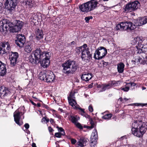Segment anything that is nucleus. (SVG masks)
Returning a JSON list of instances; mask_svg holds the SVG:
<instances>
[{"mask_svg":"<svg viewBox=\"0 0 147 147\" xmlns=\"http://www.w3.org/2000/svg\"><path fill=\"white\" fill-rule=\"evenodd\" d=\"M34 55L36 60H39L41 66L44 68L48 67L49 65V59L51 53L48 51H42L40 47L37 48L34 51Z\"/></svg>","mask_w":147,"mask_h":147,"instance_id":"nucleus-1","label":"nucleus"},{"mask_svg":"<svg viewBox=\"0 0 147 147\" xmlns=\"http://www.w3.org/2000/svg\"><path fill=\"white\" fill-rule=\"evenodd\" d=\"M147 23V16L139 18L137 20V22L133 25V23L129 22H121L117 24L116 29L117 30H131L135 29L136 27L140 26L146 24Z\"/></svg>","mask_w":147,"mask_h":147,"instance_id":"nucleus-2","label":"nucleus"},{"mask_svg":"<svg viewBox=\"0 0 147 147\" xmlns=\"http://www.w3.org/2000/svg\"><path fill=\"white\" fill-rule=\"evenodd\" d=\"M146 129L147 125L145 123L142 121H134L131 124L132 134L137 137H142Z\"/></svg>","mask_w":147,"mask_h":147,"instance_id":"nucleus-3","label":"nucleus"},{"mask_svg":"<svg viewBox=\"0 0 147 147\" xmlns=\"http://www.w3.org/2000/svg\"><path fill=\"white\" fill-rule=\"evenodd\" d=\"M61 67L63 73L68 75L74 73L79 68V65L75 61L69 59L62 63Z\"/></svg>","mask_w":147,"mask_h":147,"instance_id":"nucleus-4","label":"nucleus"},{"mask_svg":"<svg viewBox=\"0 0 147 147\" xmlns=\"http://www.w3.org/2000/svg\"><path fill=\"white\" fill-rule=\"evenodd\" d=\"M39 77L40 80L49 83L52 82L55 79L54 74L50 70L46 71L44 73L41 72L39 74Z\"/></svg>","mask_w":147,"mask_h":147,"instance_id":"nucleus-5","label":"nucleus"},{"mask_svg":"<svg viewBox=\"0 0 147 147\" xmlns=\"http://www.w3.org/2000/svg\"><path fill=\"white\" fill-rule=\"evenodd\" d=\"M11 28L9 29L11 33H14L21 31L24 22L19 20H15L12 22H10Z\"/></svg>","mask_w":147,"mask_h":147,"instance_id":"nucleus-6","label":"nucleus"},{"mask_svg":"<svg viewBox=\"0 0 147 147\" xmlns=\"http://www.w3.org/2000/svg\"><path fill=\"white\" fill-rule=\"evenodd\" d=\"M19 2V0H6L4 3L5 8L11 14L13 13L16 6Z\"/></svg>","mask_w":147,"mask_h":147,"instance_id":"nucleus-7","label":"nucleus"},{"mask_svg":"<svg viewBox=\"0 0 147 147\" xmlns=\"http://www.w3.org/2000/svg\"><path fill=\"white\" fill-rule=\"evenodd\" d=\"M140 6V4L138 1H135L128 3L124 8V11L126 12L135 11Z\"/></svg>","mask_w":147,"mask_h":147,"instance_id":"nucleus-8","label":"nucleus"},{"mask_svg":"<svg viewBox=\"0 0 147 147\" xmlns=\"http://www.w3.org/2000/svg\"><path fill=\"white\" fill-rule=\"evenodd\" d=\"M11 28L10 21L7 19H4L0 21V31L2 32L9 31Z\"/></svg>","mask_w":147,"mask_h":147,"instance_id":"nucleus-9","label":"nucleus"},{"mask_svg":"<svg viewBox=\"0 0 147 147\" xmlns=\"http://www.w3.org/2000/svg\"><path fill=\"white\" fill-rule=\"evenodd\" d=\"M11 47L8 41H3L0 43V56L7 53L11 50Z\"/></svg>","mask_w":147,"mask_h":147,"instance_id":"nucleus-10","label":"nucleus"},{"mask_svg":"<svg viewBox=\"0 0 147 147\" xmlns=\"http://www.w3.org/2000/svg\"><path fill=\"white\" fill-rule=\"evenodd\" d=\"M107 53V50L105 48L101 47L96 50L94 58L97 60L101 59L106 55Z\"/></svg>","mask_w":147,"mask_h":147,"instance_id":"nucleus-11","label":"nucleus"},{"mask_svg":"<svg viewBox=\"0 0 147 147\" xmlns=\"http://www.w3.org/2000/svg\"><path fill=\"white\" fill-rule=\"evenodd\" d=\"M142 39L140 37L135 38L131 41V43L133 45H134L138 43V45L136 46V47L138 50V53L143 52L144 50L143 49L144 47L141 44L142 42Z\"/></svg>","mask_w":147,"mask_h":147,"instance_id":"nucleus-12","label":"nucleus"},{"mask_svg":"<svg viewBox=\"0 0 147 147\" xmlns=\"http://www.w3.org/2000/svg\"><path fill=\"white\" fill-rule=\"evenodd\" d=\"M83 48L82 50V56L81 57L82 60H85L86 59L85 58L86 57V55H87V59H90L92 58V55L90 54V51H89V49L88 48H86L87 47V45L86 44H84L83 45Z\"/></svg>","mask_w":147,"mask_h":147,"instance_id":"nucleus-13","label":"nucleus"},{"mask_svg":"<svg viewBox=\"0 0 147 147\" xmlns=\"http://www.w3.org/2000/svg\"><path fill=\"white\" fill-rule=\"evenodd\" d=\"M16 38L15 42L17 45L19 47H22L26 42V38L25 35L20 34L17 35Z\"/></svg>","mask_w":147,"mask_h":147,"instance_id":"nucleus-14","label":"nucleus"},{"mask_svg":"<svg viewBox=\"0 0 147 147\" xmlns=\"http://www.w3.org/2000/svg\"><path fill=\"white\" fill-rule=\"evenodd\" d=\"M80 9L81 11L87 12L92 10V0H90L79 6Z\"/></svg>","mask_w":147,"mask_h":147,"instance_id":"nucleus-15","label":"nucleus"},{"mask_svg":"<svg viewBox=\"0 0 147 147\" xmlns=\"http://www.w3.org/2000/svg\"><path fill=\"white\" fill-rule=\"evenodd\" d=\"M11 54L9 56V59L10 64L12 67L16 65L18 63V59L19 57V54L17 52H11Z\"/></svg>","mask_w":147,"mask_h":147,"instance_id":"nucleus-16","label":"nucleus"},{"mask_svg":"<svg viewBox=\"0 0 147 147\" xmlns=\"http://www.w3.org/2000/svg\"><path fill=\"white\" fill-rule=\"evenodd\" d=\"M24 112H19L17 110H16L14 113L13 116L14 117V121L18 125L20 126L22 124H20V120L21 118V115H23L24 114Z\"/></svg>","mask_w":147,"mask_h":147,"instance_id":"nucleus-17","label":"nucleus"},{"mask_svg":"<svg viewBox=\"0 0 147 147\" xmlns=\"http://www.w3.org/2000/svg\"><path fill=\"white\" fill-rule=\"evenodd\" d=\"M34 41H30L27 42L24 48L25 51L27 53L31 52L34 47Z\"/></svg>","mask_w":147,"mask_h":147,"instance_id":"nucleus-18","label":"nucleus"},{"mask_svg":"<svg viewBox=\"0 0 147 147\" xmlns=\"http://www.w3.org/2000/svg\"><path fill=\"white\" fill-rule=\"evenodd\" d=\"M10 94V89L8 87L4 86H1L0 87V95L1 96L3 95V96L5 97Z\"/></svg>","mask_w":147,"mask_h":147,"instance_id":"nucleus-19","label":"nucleus"},{"mask_svg":"<svg viewBox=\"0 0 147 147\" xmlns=\"http://www.w3.org/2000/svg\"><path fill=\"white\" fill-rule=\"evenodd\" d=\"M43 32L42 30L37 28L35 31V38L37 40H39L43 38Z\"/></svg>","mask_w":147,"mask_h":147,"instance_id":"nucleus-20","label":"nucleus"},{"mask_svg":"<svg viewBox=\"0 0 147 147\" xmlns=\"http://www.w3.org/2000/svg\"><path fill=\"white\" fill-rule=\"evenodd\" d=\"M39 19L38 16L35 13H32L30 21L33 23L34 25H36L38 24Z\"/></svg>","mask_w":147,"mask_h":147,"instance_id":"nucleus-21","label":"nucleus"},{"mask_svg":"<svg viewBox=\"0 0 147 147\" xmlns=\"http://www.w3.org/2000/svg\"><path fill=\"white\" fill-rule=\"evenodd\" d=\"M92 132V136H93V138H92V146L94 147L97 144L98 140V133L96 129L93 130Z\"/></svg>","mask_w":147,"mask_h":147,"instance_id":"nucleus-22","label":"nucleus"},{"mask_svg":"<svg viewBox=\"0 0 147 147\" xmlns=\"http://www.w3.org/2000/svg\"><path fill=\"white\" fill-rule=\"evenodd\" d=\"M144 58H140L138 57L132 60L131 62L135 64H138L139 63L141 64L143 63L144 62Z\"/></svg>","mask_w":147,"mask_h":147,"instance_id":"nucleus-23","label":"nucleus"},{"mask_svg":"<svg viewBox=\"0 0 147 147\" xmlns=\"http://www.w3.org/2000/svg\"><path fill=\"white\" fill-rule=\"evenodd\" d=\"M124 64L122 63L121 62L117 64V69L119 73H121L123 72Z\"/></svg>","mask_w":147,"mask_h":147,"instance_id":"nucleus-24","label":"nucleus"},{"mask_svg":"<svg viewBox=\"0 0 147 147\" xmlns=\"http://www.w3.org/2000/svg\"><path fill=\"white\" fill-rule=\"evenodd\" d=\"M79 119V117L77 115L74 116L71 115L70 116V118L69 119L73 123L76 124Z\"/></svg>","mask_w":147,"mask_h":147,"instance_id":"nucleus-25","label":"nucleus"},{"mask_svg":"<svg viewBox=\"0 0 147 147\" xmlns=\"http://www.w3.org/2000/svg\"><path fill=\"white\" fill-rule=\"evenodd\" d=\"M113 87L112 81L109 82L107 84L103 86L101 91H105L106 90L111 88Z\"/></svg>","mask_w":147,"mask_h":147,"instance_id":"nucleus-26","label":"nucleus"},{"mask_svg":"<svg viewBox=\"0 0 147 147\" xmlns=\"http://www.w3.org/2000/svg\"><path fill=\"white\" fill-rule=\"evenodd\" d=\"M90 75L91 77L89 78L88 77L89 76L88 74H83L81 76V78L83 80H84L86 82L88 81L89 79H91L92 78V74H90Z\"/></svg>","mask_w":147,"mask_h":147,"instance_id":"nucleus-27","label":"nucleus"},{"mask_svg":"<svg viewBox=\"0 0 147 147\" xmlns=\"http://www.w3.org/2000/svg\"><path fill=\"white\" fill-rule=\"evenodd\" d=\"M7 73V69L6 66L0 68V76H3L5 75Z\"/></svg>","mask_w":147,"mask_h":147,"instance_id":"nucleus-28","label":"nucleus"},{"mask_svg":"<svg viewBox=\"0 0 147 147\" xmlns=\"http://www.w3.org/2000/svg\"><path fill=\"white\" fill-rule=\"evenodd\" d=\"M131 100V99L130 98H124L123 99L122 98H120L118 100V102H120L122 103H124L125 102H130L129 101Z\"/></svg>","mask_w":147,"mask_h":147,"instance_id":"nucleus-29","label":"nucleus"},{"mask_svg":"<svg viewBox=\"0 0 147 147\" xmlns=\"http://www.w3.org/2000/svg\"><path fill=\"white\" fill-rule=\"evenodd\" d=\"M79 109L81 111L82 115H84L86 118H90V116L87 114L84 111V109L81 108H79Z\"/></svg>","mask_w":147,"mask_h":147,"instance_id":"nucleus-30","label":"nucleus"},{"mask_svg":"<svg viewBox=\"0 0 147 147\" xmlns=\"http://www.w3.org/2000/svg\"><path fill=\"white\" fill-rule=\"evenodd\" d=\"M129 85L130 84H128V83L125 86V87H121L120 89V90H123L125 92H127L129 89L130 87Z\"/></svg>","mask_w":147,"mask_h":147,"instance_id":"nucleus-31","label":"nucleus"},{"mask_svg":"<svg viewBox=\"0 0 147 147\" xmlns=\"http://www.w3.org/2000/svg\"><path fill=\"white\" fill-rule=\"evenodd\" d=\"M24 3H25L26 5H28L32 6L33 1L32 0H24L23 1Z\"/></svg>","mask_w":147,"mask_h":147,"instance_id":"nucleus-32","label":"nucleus"},{"mask_svg":"<svg viewBox=\"0 0 147 147\" xmlns=\"http://www.w3.org/2000/svg\"><path fill=\"white\" fill-rule=\"evenodd\" d=\"M90 121V123L91 125L90 126H88L86 125H84L83 126V128H87L88 129H91L92 128V118L90 117V118H88Z\"/></svg>","mask_w":147,"mask_h":147,"instance_id":"nucleus-33","label":"nucleus"},{"mask_svg":"<svg viewBox=\"0 0 147 147\" xmlns=\"http://www.w3.org/2000/svg\"><path fill=\"white\" fill-rule=\"evenodd\" d=\"M29 61L32 63V64H34L36 63L37 61H39V60H36V59H34L32 56V55H30L29 57Z\"/></svg>","mask_w":147,"mask_h":147,"instance_id":"nucleus-34","label":"nucleus"},{"mask_svg":"<svg viewBox=\"0 0 147 147\" xmlns=\"http://www.w3.org/2000/svg\"><path fill=\"white\" fill-rule=\"evenodd\" d=\"M65 132L61 133V132H56L55 133V137L58 138H60L61 137V136H65Z\"/></svg>","mask_w":147,"mask_h":147,"instance_id":"nucleus-35","label":"nucleus"},{"mask_svg":"<svg viewBox=\"0 0 147 147\" xmlns=\"http://www.w3.org/2000/svg\"><path fill=\"white\" fill-rule=\"evenodd\" d=\"M71 100L69 101V104L71 105L72 107H73L74 106H75L77 103L76 100L74 99H71Z\"/></svg>","mask_w":147,"mask_h":147,"instance_id":"nucleus-36","label":"nucleus"},{"mask_svg":"<svg viewBox=\"0 0 147 147\" xmlns=\"http://www.w3.org/2000/svg\"><path fill=\"white\" fill-rule=\"evenodd\" d=\"M113 87H115L119 86L120 85V82L119 81H112Z\"/></svg>","mask_w":147,"mask_h":147,"instance_id":"nucleus-37","label":"nucleus"},{"mask_svg":"<svg viewBox=\"0 0 147 147\" xmlns=\"http://www.w3.org/2000/svg\"><path fill=\"white\" fill-rule=\"evenodd\" d=\"M82 47H83V45L80 47H76L75 51L78 54H79L82 51L83 49Z\"/></svg>","mask_w":147,"mask_h":147,"instance_id":"nucleus-38","label":"nucleus"},{"mask_svg":"<svg viewBox=\"0 0 147 147\" xmlns=\"http://www.w3.org/2000/svg\"><path fill=\"white\" fill-rule=\"evenodd\" d=\"M112 115L111 114H106L102 117V118L105 119L109 120L112 117Z\"/></svg>","mask_w":147,"mask_h":147,"instance_id":"nucleus-39","label":"nucleus"},{"mask_svg":"<svg viewBox=\"0 0 147 147\" xmlns=\"http://www.w3.org/2000/svg\"><path fill=\"white\" fill-rule=\"evenodd\" d=\"M146 104H144L141 103H133V104H129L128 105V106H141L142 107L144 106L145 105H146Z\"/></svg>","mask_w":147,"mask_h":147,"instance_id":"nucleus-40","label":"nucleus"},{"mask_svg":"<svg viewBox=\"0 0 147 147\" xmlns=\"http://www.w3.org/2000/svg\"><path fill=\"white\" fill-rule=\"evenodd\" d=\"M49 120L47 117H43L41 120V121L42 122H43L46 121V123H47L49 122Z\"/></svg>","mask_w":147,"mask_h":147,"instance_id":"nucleus-41","label":"nucleus"},{"mask_svg":"<svg viewBox=\"0 0 147 147\" xmlns=\"http://www.w3.org/2000/svg\"><path fill=\"white\" fill-rule=\"evenodd\" d=\"M98 3L97 1L92 0V9L96 8L97 7V5Z\"/></svg>","mask_w":147,"mask_h":147,"instance_id":"nucleus-42","label":"nucleus"},{"mask_svg":"<svg viewBox=\"0 0 147 147\" xmlns=\"http://www.w3.org/2000/svg\"><path fill=\"white\" fill-rule=\"evenodd\" d=\"M76 126L79 129H83V126H82L81 124L79 123V122H77L76 124H75Z\"/></svg>","mask_w":147,"mask_h":147,"instance_id":"nucleus-43","label":"nucleus"},{"mask_svg":"<svg viewBox=\"0 0 147 147\" xmlns=\"http://www.w3.org/2000/svg\"><path fill=\"white\" fill-rule=\"evenodd\" d=\"M56 128L57 129L58 131L59 132L64 133L65 132L64 129L62 127H59L58 126L56 127Z\"/></svg>","mask_w":147,"mask_h":147,"instance_id":"nucleus-44","label":"nucleus"},{"mask_svg":"<svg viewBox=\"0 0 147 147\" xmlns=\"http://www.w3.org/2000/svg\"><path fill=\"white\" fill-rule=\"evenodd\" d=\"M74 95V93H73L72 92H70V93L69 95V96H68L67 97L68 100V102L70 100H71V99H72L73 98H73V96Z\"/></svg>","mask_w":147,"mask_h":147,"instance_id":"nucleus-45","label":"nucleus"},{"mask_svg":"<svg viewBox=\"0 0 147 147\" xmlns=\"http://www.w3.org/2000/svg\"><path fill=\"white\" fill-rule=\"evenodd\" d=\"M81 142H80L79 141L76 143V147H83L84 146V145L82 144Z\"/></svg>","mask_w":147,"mask_h":147,"instance_id":"nucleus-46","label":"nucleus"},{"mask_svg":"<svg viewBox=\"0 0 147 147\" xmlns=\"http://www.w3.org/2000/svg\"><path fill=\"white\" fill-rule=\"evenodd\" d=\"M79 141L80 142H81V143H82V144H83V145H84V144H85L86 142V139L83 138H81L79 140Z\"/></svg>","mask_w":147,"mask_h":147,"instance_id":"nucleus-47","label":"nucleus"},{"mask_svg":"<svg viewBox=\"0 0 147 147\" xmlns=\"http://www.w3.org/2000/svg\"><path fill=\"white\" fill-rule=\"evenodd\" d=\"M35 35L34 34L32 33L29 36V39L30 41H33V40L35 38Z\"/></svg>","mask_w":147,"mask_h":147,"instance_id":"nucleus-48","label":"nucleus"},{"mask_svg":"<svg viewBox=\"0 0 147 147\" xmlns=\"http://www.w3.org/2000/svg\"><path fill=\"white\" fill-rule=\"evenodd\" d=\"M90 19H92V16L86 17L85 18V20L86 22L87 23H88L89 20Z\"/></svg>","mask_w":147,"mask_h":147,"instance_id":"nucleus-49","label":"nucleus"},{"mask_svg":"<svg viewBox=\"0 0 147 147\" xmlns=\"http://www.w3.org/2000/svg\"><path fill=\"white\" fill-rule=\"evenodd\" d=\"M18 67L19 68L20 70H21V69H23L24 70V71L25 70L26 71V69L24 67L23 65L22 64L21 65H19V66Z\"/></svg>","mask_w":147,"mask_h":147,"instance_id":"nucleus-50","label":"nucleus"},{"mask_svg":"<svg viewBox=\"0 0 147 147\" xmlns=\"http://www.w3.org/2000/svg\"><path fill=\"white\" fill-rule=\"evenodd\" d=\"M71 143L72 144H75L77 142L76 140V139L74 138H72L71 139Z\"/></svg>","mask_w":147,"mask_h":147,"instance_id":"nucleus-51","label":"nucleus"},{"mask_svg":"<svg viewBox=\"0 0 147 147\" xmlns=\"http://www.w3.org/2000/svg\"><path fill=\"white\" fill-rule=\"evenodd\" d=\"M6 64L3 63L0 60V68L1 67H3L4 66H6Z\"/></svg>","mask_w":147,"mask_h":147,"instance_id":"nucleus-52","label":"nucleus"},{"mask_svg":"<svg viewBox=\"0 0 147 147\" xmlns=\"http://www.w3.org/2000/svg\"><path fill=\"white\" fill-rule=\"evenodd\" d=\"M48 130L50 132H52L54 131V130L51 126H49L48 127Z\"/></svg>","mask_w":147,"mask_h":147,"instance_id":"nucleus-53","label":"nucleus"},{"mask_svg":"<svg viewBox=\"0 0 147 147\" xmlns=\"http://www.w3.org/2000/svg\"><path fill=\"white\" fill-rule=\"evenodd\" d=\"M24 126L27 129H28L29 128L30 126L28 123H26L24 125Z\"/></svg>","mask_w":147,"mask_h":147,"instance_id":"nucleus-54","label":"nucleus"},{"mask_svg":"<svg viewBox=\"0 0 147 147\" xmlns=\"http://www.w3.org/2000/svg\"><path fill=\"white\" fill-rule=\"evenodd\" d=\"M50 122L51 124L53 125V123H55V122L54 121V120L52 118H51L50 119Z\"/></svg>","mask_w":147,"mask_h":147,"instance_id":"nucleus-55","label":"nucleus"},{"mask_svg":"<svg viewBox=\"0 0 147 147\" xmlns=\"http://www.w3.org/2000/svg\"><path fill=\"white\" fill-rule=\"evenodd\" d=\"M4 7L3 4L2 3L0 2V11Z\"/></svg>","mask_w":147,"mask_h":147,"instance_id":"nucleus-56","label":"nucleus"},{"mask_svg":"<svg viewBox=\"0 0 147 147\" xmlns=\"http://www.w3.org/2000/svg\"><path fill=\"white\" fill-rule=\"evenodd\" d=\"M88 110L90 112H92V105H89L88 107Z\"/></svg>","mask_w":147,"mask_h":147,"instance_id":"nucleus-57","label":"nucleus"},{"mask_svg":"<svg viewBox=\"0 0 147 147\" xmlns=\"http://www.w3.org/2000/svg\"><path fill=\"white\" fill-rule=\"evenodd\" d=\"M29 101L31 102V103L34 106H36V104L34 103L31 99H29Z\"/></svg>","mask_w":147,"mask_h":147,"instance_id":"nucleus-58","label":"nucleus"},{"mask_svg":"<svg viewBox=\"0 0 147 147\" xmlns=\"http://www.w3.org/2000/svg\"><path fill=\"white\" fill-rule=\"evenodd\" d=\"M128 84H129V86L130 87H131V86H135L136 85V84L135 83H128Z\"/></svg>","mask_w":147,"mask_h":147,"instance_id":"nucleus-59","label":"nucleus"},{"mask_svg":"<svg viewBox=\"0 0 147 147\" xmlns=\"http://www.w3.org/2000/svg\"><path fill=\"white\" fill-rule=\"evenodd\" d=\"M42 106L47 109H48L49 108V107L47 105H45L44 104H42Z\"/></svg>","mask_w":147,"mask_h":147,"instance_id":"nucleus-60","label":"nucleus"},{"mask_svg":"<svg viewBox=\"0 0 147 147\" xmlns=\"http://www.w3.org/2000/svg\"><path fill=\"white\" fill-rule=\"evenodd\" d=\"M75 44V42L74 41H73L72 42H71V43H70V45H74Z\"/></svg>","mask_w":147,"mask_h":147,"instance_id":"nucleus-61","label":"nucleus"},{"mask_svg":"<svg viewBox=\"0 0 147 147\" xmlns=\"http://www.w3.org/2000/svg\"><path fill=\"white\" fill-rule=\"evenodd\" d=\"M32 147H36V144L35 143H33L32 145Z\"/></svg>","mask_w":147,"mask_h":147,"instance_id":"nucleus-62","label":"nucleus"},{"mask_svg":"<svg viewBox=\"0 0 147 147\" xmlns=\"http://www.w3.org/2000/svg\"><path fill=\"white\" fill-rule=\"evenodd\" d=\"M36 106L38 107H40L41 106V104L40 103H38L36 104Z\"/></svg>","mask_w":147,"mask_h":147,"instance_id":"nucleus-63","label":"nucleus"},{"mask_svg":"<svg viewBox=\"0 0 147 147\" xmlns=\"http://www.w3.org/2000/svg\"><path fill=\"white\" fill-rule=\"evenodd\" d=\"M67 138L69 140H71L72 138H71V137L70 136H67Z\"/></svg>","mask_w":147,"mask_h":147,"instance_id":"nucleus-64","label":"nucleus"}]
</instances>
